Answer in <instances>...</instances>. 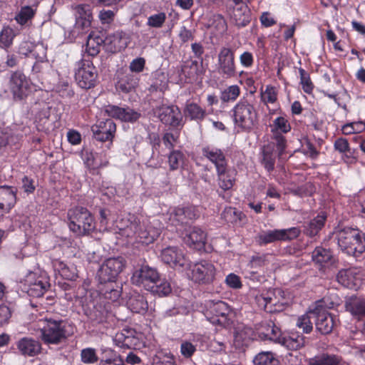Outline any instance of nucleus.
I'll return each instance as SVG.
<instances>
[{"label": "nucleus", "mask_w": 365, "mask_h": 365, "mask_svg": "<svg viewBox=\"0 0 365 365\" xmlns=\"http://www.w3.org/2000/svg\"><path fill=\"white\" fill-rule=\"evenodd\" d=\"M69 230L77 236L90 235L96 229L94 218L86 207L77 206L68 210Z\"/></svg>", "instance_id": "obj_1"}, {"label": "nucleus", "mask_w": 365, "mask_h": 365, "mask_svg": "<svg viewBox=\"0 0 365 365\" xmlns=\"http://www.w3.org/2000/svg\"><path fill=\"white\" fill-rule=\"evenodd\" d=\"M338 245L349 255L361 254L365 251L364 235L358 229L344 227L336 232Z\"/></svg>", "instance_id": "obj_2"}, {"label": "nucleus", "mask_w": 365, "mask_h": 365, "mask_svg": "<svg viewBox=\"0 0 365 365\" xmlns=\"http://www.w3.org/2000/svg\"><path fill=\"white\" fill-rule=\"evenodd\" d=\"M334 303L327 302V299L323 298L317 301L314 304L313 314L317 331L322 335L331 333L337 325V321L334 315L329 312V309L334 308Z\"/></svg>", "instance_id": "obj_3"}, {"label": "nucleus", "mask_w": 365, "mask_h": 365, "mask_svg": "<svg viewBox=\"0 0 365 365\" xmlns=\"http://www.w3.org/2000/svg\"><path fill=\"white\" fill-rule=\"evenodd\" d=\"M259 331L266 339L273 341L279 340V343L290 350H297L303 347L307 341L303 335L297 334L281 339V331L272 321L262 322Z\"/></svg>", "instance_id": "obj_4"}, {"label": "nucleus", "mask_w": 365, "mask_h": 365, "mask_svg": "<svg viewBox=\"0 0 365 365\" xmlns=\"http://www.w3.org/2000/svg\"><path fill=\"white\" fill-rule=\"evenodd\" d=\"M67 322L62 319L46 318L41 327V339L46 344H59L67 339Z\"/></svg>", "instance_id": "obj_5"}, {"label": "nucleus", "mask_w": 365, "mask_h": 365, "mask_svg": "<svg viewBox=\"0 0 365 365\" xmlns=\"http://www.w3.org/2000/svg\"><path fill=\"white\" fill-rule=\"evenodd\" d=\"M232 110L235 125L244 130H250L257 121L255 107L245 99L240 101Z\"/></svg>", "instance_id": "obj_6"}, {"label": "nucleus", "mask_w": 365, "mask_h": 365, "mask_svg": "<svg viewBox=\"0 0 365 365\" xmlns=\"http://www.w3.org/2000/svg\"><path fill=\"white\" fill-rule=\"evenodd\" d=\"M126 261L123 257L106 259L97 272L99 284L115 281L125 267Z\"/></svg>", "instance_id": "obj_7"}, {"label": "nucleus", "mask_w": 365, "mask_h": 365, "mask_svg": "<svg viewBox=\"0 0 365 365\" xmlns=\"http://www.w3.org/2000/svg\"><path fill=\"white\" fill-rule=\"evenodd\" d=\"M200 214L194 206L175 207L170 213L168 223L175 227L177 231L192 223L197 219Z\"/></svg>", "instance_id": "obj_8"}, {"label": "nucleus", "mask_w": 365, "mask_h": 365, "mask_svg": "<svg viewBox=\"0 0 365 365\" xmlns=\"http://www.w3.org/2000/svg\"><path fill=\"white\" fill-rule=\"evenodd\" d=\"M217 72L225 78H233L237 75L235 52L229 47H222L217 54Z\"/></svg>", "instance_id": "obj_9"}, {"label": "nucleus", "mask_w": 365, "mask_h": 365, "mask_svg": "<svg viewBox=\"0 0 365 365\" xmlns=\"http://www.w3.org/2000/svg\"><path fill=\"white\" fill-rule=\"evenodd\" d=\"M75 78L78 85L84 89H89L96 85L97 70L93 63L87 59H83L78 63L75 72Z\"/></svg>", "instance_id": "obj_10"}, {"label": "nucleus", "mask_w": 365, "mask_h": 365, "mask_svg": "<svg viewBox=\"0 0 365 365\" xmlns=\"http://www.w3.org/2000/svg\"><path fill=\"white\" fill-rule=\"evenodd\" d=\"M230 308L221 300H207L205 302L204 314L212 324H222L227 319Z\"/></svg>", "instance_id": "obj_11"}, {"label": "nucleus", "mask_w": 365, "mask_h": 365, "mask_svg": "<svg viewBox=\"0 0 365 365\" xmlns=\"http://www.w3.org/2000/svg\"><path fill=\"white\" fill-rule=\"evenodd\" d=\"M300 234L298 227L288 229L274 230L264 232L257 237V242L259 245H264L276 241H287L297 238Z\"/></svg>", "instance_id": "obj_12"}, {"label": "nucleus", "mask_w": 365, "mask_h": 365, "mask_svg": "<svg viewBox=\"0 0 365 365\" xmlns=\"http://www.w3.org/2000/svg\"><path fill=\"white\" fill-rule=\"evenodd\" d=\"M9 88L14 99L23 100L31 92L29 80L20 71L13 72L10 77Z\"/></svg>", "instance_id": "obj_13"}, {"label": "nucleus", "mask_w": 365, "mask_h": 365, "mask_svg": "<svg viewBox=\"0 0 365 365\" xmlns=\"http://www.w3.org/2000/svg\"><path fill=\"white\" fill-rule=\"evenodd\" d=\"M192 279L200 284L211 283L215 276V268L208 261L202 260L194 264L191 268Z\"/></svg>", "instance_id": "obj_14"}, {"label": "nucleus", "mask_w": 365, "mask_h": 365, "mask_svg": "<svg viewBox=\"0 0 365 365\" xmlns=\"http://www.w3.org/2000/svg\"><path fill=\"white\" fill-rule=\"evenodd\" d=\"M159 276L155 268L148 264H142L133 272L131 280L133 284L141 286L147 290L148 287L159 278Z\"/></svg>", "instance_id": "obj_15"}, {"label": "nucleus", "mask_w": 365, "mask_h": 365, "mask_svg": "<svg viewBox=\"0 0 365 365\" xmlns=\"http://www.w3.org/2000/svg\"><path fill=\"white\" fill-rule=\"evenodd\" d=\"M105 112L111 118L130 123H136L142 116L139 110H136L129 106L120 107L114 105H108L105 108Z\"/></svg>", "instance_id": "obj_16"}, {"label": "nucleus", "mask_w": 365, "mask_h": 365, "mask_svg": "<svg viewBox=\"0 0 365 365\" xmlns=\"http://www.w3.org/2000/svg\"><path fill=\"white\" fill-rule=\"evenodd\" d=\"M154 112L160 121L165 125L177 127L182 120V114L177 106L162 105L157 106Z\"/></svg>", "instance_id": "obj_17"}, {"label": "nucleus", "mask_w": 365, "mask_h": 365, "mask_svg": "<svg viewBox=\"0 0 365 365\" xmlns=\"http://www.w3.org/2000/svg\"><path fill=\"white\" fill-rule=\"evenodd\" d=\"M75 11L76 23L75 29L81 33H86L91 26L93 14L90 5L77 4L72 6Z\"/></svg>", "instance_id": "obj_18"}, {"label": "nucleus", "mask_w": 365, "mask_h": 365, "mask_svg": "<svg viewBox=\"0 0 365 365\" xmlns=\"http://www.w3.org/2000/svg\"><path fill=\"white\" fill-rule=\"evenodd\" d=\"M162 261L174 268H182L187 264V259L182 251L178 247L169 246L162 250Z\"/></svg>", "instance_id": "obj_19"}, {"label": "nucleus", "mask_w": 365, "mask_h": 365, "mask_svg": "<svg viewBox=\"0 0 365 365\" xmlns=\"http://www.w3.org/2000/svg\"><path fill=\"white\" fill-rule=\"evenodd\" d=\"M35 273L30 272L25 279L28 284L26 292L30 297H41L49 287V283L42 278H35Z\"/></svg>", "instance_id": "obj_20"}, {"label": "nucleus", "mask_w": 365, "mask_h": 365, "mask_svg": "<svg viewBox=\"0 0 365 365\" xmlns=\"http://www.w3.org/2000/svg\"><path fill=\"white\" fill-rule=\"evenodd\" d=\"M127 34L122 31H117L103 38L106 49L111 53L120 51L128 44Z\"/></svg>", "instance_id": "obj_21"}, {"label": "nucleus", "mask_w": 365, "mask_h": 365, "mask_svg": "<svg viewBox=\"0 0 365 365\" xmlns=\"http://www.w3.org/2000/svg\"><path fill=\"white\" fill-rule=\"evenodd\" d=\"M140 225V220L135 215H129L126 219H123L119 225V234L125 237L134 239L136 241L138 229Z\"/></svg>", "instance_id": "obj_22"}, {"label": "nucleus", "mask_w": 365, "mask_h": 365, "mask_svg": "<svg viewBox=\"0 0 365 365\" xmlns=\"http://www.w3.org/2000/svg\"><path fill=\"white\" fill-rule=\"evenodd\" d=\"M160 235V230L159 228L155 227L150 223L140 224L138 232L136 242L148 245L154 242Z\"/></svg>", "instance_id": "obj_23"}, {"label": "nucleus", "mask_w": 365, "mask_h": 365, "mask_svg": "<svg viewBox=\"0 0 365 365\" xmlns=\"http://www.w3.org/2000/svg\"><path fill=\"white\" fill-rule=\"evenodd\" d=\"M206 239V233L198 227H192L184 237L185 242L189 247L199 250L204 247Z\"/></svg>", "instance_id": "obj_24"}, {"label": "nucleus", "mask_w": 365, "mask_h": 365, "mask_svg": "<svg viewBox=\"0 0 365 365\" xmlns=\"http://www.w3.org/2000/svg\"><path fill=\"white\" fill-rule=\"evenodd\" d=\"M336 279L344 287L352 289L358 285L360 277L356 268H348L339 270Z\"/></svg>", "instance_id": "obj_25"}, {"label": "nucleus", "mask_w": 365, "mask_h": 365, "mask_svg": "<svg viewBox=\"0 0 365 365\" xmlns=\"http://www.w3.org/2000/svg\"><path fill=\"white\" fill-rule=\"evenodd\" d=\"M17 349L24 356H34L41 350V343L32 338L24 337L16 343Z\"/></svg>", "instance_id": "obj_26"}, {"label": "nucleus", "mask_w": 365, "mask_h": 365, "mask_svg": "<svg viewBox=\"0 0 365 365\" xmlns=\"http://www.w3.org/2000/svg\"><path fill=\"white\" fill-rule=\"evenodd\" d=\"M344 306L353 317L359 319L365 317V299L352 295L346 298Z\"/></svg>", "instance_id": "obj_27"}, {"label": "nucleus", "mask_w": 365, "mask_h": 365, "mask_svg": "<svg viewBox=\"0 0 365 365\" xmlns=\"http://www.w3.org/2000/svg\"><path fill=\"white\" fill-rule=\"evenodd\" d=\"M16 187L9 186H0V209L9 212L16 202Z\"/></svg>", "instance_id": "obj_28"}, {"label": "nucleus", "mask_w": 365, "mask_h": 365, "mask_svg": "<svg viewBox=\"0 0 365 365\" xmlns=\"http://www.w3.org/2000/svg\"><path fill=\"white\" fill-rule=\"evenodd\" d=\"M216 171L220 187L223 190L231 189L235 182L236 170L228 168L227 165Z\"/></svg>", "instance_id": "obj_29"}, {"label": "nucleus", "mask_w": 365, "mask_h": 365, "mask_svg": "<svg viewBox=\"0 0 365 365\" xmlns=\"http://www.w3.org/2000/svg\"><path fill=\"white\" fill-rule=\"evenodd\" d=\"M202 153L215 165L216 170L227 165L224 153L219 148L206 146L202 149Z\"/></svg>", "instance_id": "obj_30"}, {"label": "nucleus", "mask_w": 365, "mask_h": 365, "mask_svg": "<svg viewBox=\"0 0 365 365\" xmlns=\"http://www.w3.org/2000/svg\"><path fill=\"white\" fill-rule=\"evenodd\" d=\"M261 154V163L269 173L272 171L274 168L276 158L279 157L278 153L274 150V144L268 143L264 145Z\"/></svg>", "instance_id": "obj_31"}, {"label": "nucleus", "mask_w": 365, "mask_h": 365, "mask_svg": "<svg viewBox=\"0 0 365 365\" xmlns=\"http://www.w3.org/2000/svg\"><path fill=\"white\" fill-rule=\"evenodd\" d=\"M128 309L133 313L144 314L148 309V304L146 298L137 292L132 294L128 301Z\"/></svg>", "instance_id": "obj_32"}, {"label": "nucleus", "mask_w": 365, "mask_h": 365, "mask_svg": "<svg viewBox=\"0 0 365 365\" xmlns=\"http://www.w3.org/2000/svg\"><path fill=\"white\" fill-rule=\"evenodd\" d=\"M100 284V292L104 295L106 299L115 302L120 297L122 287L116 282V280L106 282Z\"/></svg>", "instance_id": "obj_33"}, {"label": "nucleus", "mask_w": 365, "mask_h": 365, "mask_svg": "<svg viewBox=\"0 0 365 365\" xmlns=\"http://www.w3.org/2000/svg\"><path fill=\"white\" fill-rule=\"evenodd\" d=\"M139 78L133 73H126L120 77L117 82L116 88L120 91L128 93L134 90L138 85Z\"/></svg>", "instance_id": "obj_34"}, {"label": "nucleus", "mask_w": 365, "mask_h": 365, "mask_svg": "<svg viewBox=\"0 0 365 365\" xmlns=\"http://www.w3.org/2000/svg\"><path fill=\"white\" fill-rule=\"evenodd\" d=\"M232 19L238 27L246 26L251 20L248 6L246 4H241V8L233 9Z\"/></svg>", "instance_id": "obj_35"}, {"label": "nucleus", "mask_w": 365, "mask_h": 365, "mask_svg": "<svg viewBox=\"0 0 365 365\" xmlns=\"http://www.w3.org/2000/svg\"><path fill=\"white\" fill-rule=\"evenodd\" d=\"M53 267L56 272L65 279L75 280L77 277V270L73 265L68 266L64 262L59 260H54L53 262Z\"/></svg>", "instance_id": "obj_36"}, {"label": "nucleus", "mask_w": 365, "mask_h": 365, "mask_svg": "<svg viewBox=\"0 0 365 365\" xmlns=\"http://www.w3.org/2000/svg\"><path fill=\"white\" fill-rule=\"evenodd\" d=\"M147 291L152 292L159 297H166L172 292V287L168 280L161 279L160 277L157 280L148 287Z\"/></svg>", "instance_id": "obj_37"}, {"label": "nucleus", "mask_w": 365, "mask_h": 365, "mask_svg": "<svg viewBox=\"0 0 365 365\" xmlns=\"http://www.w3.org/2000/svg\"><path fill=\"white\" fill-rule=\"evenodd\" d=\"M314 304L310 306L307 312L297 318L296 326L304 334H309L313 330L312 319L314 314L312 313Z\"/></svg>", "instance_id": "obj_38"}, {"label": "nucleus", "mask_w": 365, "mask_h": 365, "mask_svg": "<svg viewBox=\"0 0 365 365\" xmlns=\"http://www.w3.org/2000/svg\"><path fill=\"white\" fill-rule=\"evenodd\" d=\"M326 219L324 214L318 215L305 226L304 233L310 237H315L324 226Z\"/></svg>", "instance_id": "obj_39"}, {"label": "nucleus", "mask_w": 365, "mask_h": 365, "mask_svg": "<svg viewBox=\"0 0 365 365\" xmlns=\"http://www.w3.org/2000/svg\"><path fill=\"white\" fill-rule=\"evenodd\" d=\"M185 118H189L193 120H202L205 115L206 111L195 103H187L184 110Z\"/></svg>", "instance_id": "obj_40"}, {"label": "nucleus", "mask_w": 365, "mask_h": 365, "mask_svg": "<svg viewBox=\"0 0 365 365\" xmlns=\"http://www.w3.org/2000/svg\"><path fill=\"white\" fill-rule=\"evenodd\" d=\"M134 331L131 329H123L115 335V341L121 346L130 348L135 346L138 339L133 335Z\"/></svg>", "instance_id": "obj_41"}, {"label": "nucleus", "mask_w": 365, "mask_h": 365, "mask_svg": "<svg viewBox=\"0 0 365 365\" xmlns=\"http://www.w3.org/2000/svg\"><path fill=\"white\" fill-rule=\"evenodd\" d=\"M104 45L103 38L99 35L89 34L86 51L91 56H95L100 52V48Z\"/></svg>", "instance_id": "obj_42"}, {"label": "nucleus", "mask_w": 365, "mask_h": 365, "mask_svg": "<svg viewBox=\"0 0 365 365\" xmlns=\"http://www.w3.org/2000/svg\"><path fill=\"white\" fill-rule=\"evenodd\" d=\"M116 130L115 123L112 119H106L105 121H101L98 125L91 127V131L95 133H101L108 136L114 137Z\"/></svg>", "instance_id": "obj_43"}, {"label": "nucleus", "mask_w": 365, "mask_h": 365, "mask_svg": "<svg viewBox=\"0 0 365 365\" xmlns=\"http://www.w3.org/2000/svg\"><path fill=\"white\" fill-rule=\"evenodd\" d=\"M255 365H279V361L271 351H262L255 356L253 360Z\"/></svg>", "instance_id": "obj_44"}, {"label": "nucleus", "mask_w": 365, "mask_h": 365, "mask_svg": "<svg viewBox=\"0 0 365 365\" xmlns=\"http://www.w3.org/2000/svg\"><path fill=\"white\" fill-rule=\"evenodd\" d=\"M332 259V254L329 250L317 247L312 252V259L317 264L323 265L329 262Z\"/></svg>", "instance_id": "obj_45"}, {"label": "nucleus", "mask_w": 365, "mask_h": 365, "mask_svg": "<svg viewBox=\"0 0 365 365\" xmlns=\"http://www.w3.org/2000/svg\"><path fill=\"white\" fill-rule=\"evenodd\" d=\"M16 34L12 28L4 26L0 32V45L9 48L13 43Z\"/></svg>", "instance_id": "obj_46"}, {"label": "nucleus", "mask_w": 365, "mask_h": 365, "mask_svg": "<svg viewBox=\"0 0 365 365\" xmlns=\"http://www.w3.org/2000/svg\"><path fill=\"white\" fill-rule=\"evenodd\" d=\"M240 94V87L237 85L230 86L221 92L220 100L227 103L235 101Z\"/></svg>", "instance_id": "obj_47"}, {"label": "nucleus", "mask_w": 365, "mask_h": 365, "mask_svg": "<svg viewBox=\"0 0 365 365\" xmlns=\"http://www.w3.org/2000/svg\"><path fill=\"white\" fill-rule=\"evenodd\" d=\"M340 359L336 355L322 354L316 357L309 365H339Z\"/></svg>", "instance_id": "obj_48"}, {"label": "nucleus", "mask_w": 365, "mask_h": 365, "mask_svg": "<svg viewBox=\"0 0 365 365\" xmlns=\"http://www.w3.org/2000/svg\"><path fill=\"white\" fill-rule=\"evenodd\" d=\"M35 10L29 6H24L21 9L19 14L16 16L15 19L18 24L21 25L26 24L34 17Z\"/></svg>", "instance_id": "obj_49"}, {"label": "nucleus", "mask_w": 365, "mask_h": 365, "mask_svg": "<svg viewBox=\"0 0 365 365\" xmlns=\"http://www.w3.org/2000/svg\"><path fill=\"white\" fill-rule=\"evenodd\" d=\"M184 161V155L180 150H173L168 155V163L170 170H175L180 168Z\"/></svg>", "instance_id": "obj_50"}, {"label": "nucleus", "mask_w": 365, "mask_h": 365, "mask_svg": "<svg viewBox=\"0 0 365 365\" xmlns=\"http://www.w3.org/2000/svg\"><path fill=\"white\" fill-rule=\"evenodd\" d=\"M222 217L228 222H237L242 220L245 215L233 207H227L222 213Z\"/></svg>", "instance_id": "obj_51"}, {"label": "nucleus", "mask_w": 365, "mask_h": 365, "mask_svg": "<svg viewBox=\"0 0 365 365\" xmlns=\"http://www.w3.org/2000/svg\"><path fill=\"white\" fill-rule=\"evenodd\" d=\"M153 365H176L170 353L158 352L153 358Z\"/></svg>", "instance_id": "obj_52"}, {"label": "nucleus", "mask_w": 365, "mask_h": 365, "mask_svg": "<svg viewBox=\"0 0 365 365\" xmlns=\"http://www.w3.org/2000/svg\"><path fill=\"white\" fill-rule=\"evenodd\" d=\"M108 357H102L98 365H125L124 361L119 355L113 354L111 350H106Z\"/></svg>", "instance_id": "obj_53"}, {"label": "nucleus", "mask_w": 365, "mask_h": 365, "mask_svg": "<svg viewBox=\"0 0 365 365\" xmlns=\"http://www.w3.org/2000/svg\"><path fill=\"white\" fill-rule=\"evenodd\" d=\"M81 359L84 364H94L98 361L96 349L93 348H86L81 351Z\"/></svg>", "instance_id": "obj_54"}, {"label": "nucleus", "mask_w": 365, "mask_h": 365, "mask_svg": "<svg viewBox=\"0 0 365 365\" xmlns=\"http://www.w3.org/2000/svg\"><path fill=\"white\" fill-rule=\"evenodd\" d=\"M300 75V83L303 91L307 93H310L314 88V86L310 80L309 74L303 68H299Z\"/></svg>", "instance_id": "obj_55"}, {"label": "nucleus", "mask_w": 365, "mask_h": 365, "mask_svg": "<svg viewBox=\"0 0 365 365\" xmlns=\"http://www.w3.org/2000/svg\"><path fill=\"white\" fill-rule=\"evenodd\" d=\"M166 20V15L164 12L158 13L150 16L148 18L147 24L153 28H161Z\"/></svg>", "instance_id": "obj_56"}, {"label": "nucleus", "mask_w": 365, "mask_h": 365, "mask_svg": "<svg viewBox=\"0 0 365 365\" xmlns=\"http://www.w3.org/2000/svg\"><path fill=\"white\" fill-rule=\"evenodd\" d=\"M56 91L62 98H71L74 95V92L68 81L60 82L56 86Z\"/></svg>", "instance_id": "obj_57"}, {"label": "nucleus", "mask_w": 365, "mask_h": 365, "mask_svg": "<svg viewBox=\"0 0 365 365\" xmlns=\"http://www.w3.org/2000/svg\"><path fill=\"white\" fill-rule=\"evenodd\" d=\"M31 56L37 60L38 62L46 61V48L43 44H34Z\"/></svg>", "instance_id": "obj_58"}, {"label": "nucleus", "mask_w": 365, "mask_h": 365, "mask_svg": "<svg viewBox=\"0 0 365 365\" xmlns=\"http://www.w3.org/2000/svg\"><path fill=\"white\" fill-rule=\"evenodd\" d=\"M85 314L93 322H100L102 321L103 314V312L99 310L95 305L93 306V308H86L84 309Z\"/></svg>", "instance_id": "obj_59"}, {"label": "nucleus", "mask_w": 365, "mask_h": 365, "mask_svg": "<svg viewBox=\"0 0 365 365\" xmlns=\"http://www.w3.org/2000/svg\"><path fill=\"white\" fill-rule=\"evenodd\" d=\"M274 130L282 133H287L290 130V125L287 119L283 117L277 118L273 122Z\"/></svg>", "instance_id": "obj_60"}, {"label": "nucleus", "mask_w": 365, "mask_h": 365, "mask_svg": "<svg viewBox=\"0 0 365 365\" xmlns=\"http://www.w3.org/2000/svg\"><path fill=\"white\" fill-rule=\"evenodd\" d=\"M269 143L274 144V150L278 153L279 157H280L286 148V140L285 138L281 134H277L273 141Z\"/></svg>", "instance_id": "obj_61"}, {"label": "nucleus", "mask_w": 365, "mask_h": 365, "mask_svg": "<svg viewBox=\"0 0 365 365\" xmlns=\"http://www.w3.org/2000/svg\"><path fill=\"white\" fill-rule=\"evenodd\" d=\"M262 99L265 103H273L277 101V93L273 86H267L262 94Z\"/></svg>", "instance_id": "obj_62"}, {"label": "nucleus", "mask_w": 365, "mask_h": 365, "mask_svg": "<svg viewBox=\"0 0 365 365\" xmlns=\"http://www.w3.org/2000/svg\"><path fill=\"white\" fill-rule=\"evenodd\" d=\"M225 283L227 285L232 289H240L242 286L240 277L234 274H229L225 278Z\"/></svg>", "instance_id": "obj_63"}, {"label": "nucleus", "mask_w": 365, "mask_h": 365, "mask_svg": "<svg viewBox=\"0 0 365 365\" xmlns=\"http://www.w3.org/2000/svg\"><path fill=\"white\" fill-rule=\"evenodd\" d=\"M34 43L29 41H22L18 48V53L24 56H31Z\"/></svg>", "instance_id": "obj_64"}]
</instances>
